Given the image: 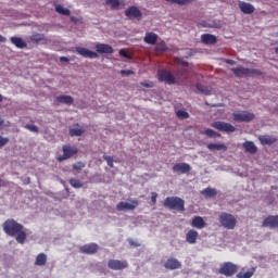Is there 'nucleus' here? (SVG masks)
I'll use <instances>...</instances> for the list:
<instances>
[{
  "mask_svg": "<svg viewBox=\"0 0 278 278\" xmlns=\"http://www.w3.org/2000/svg\"><path fill=\"white\" fill-rule=\"evenodd\" d=\"M3 231L7 236H11V238L15 237V240L18 244H25L27 240V232H25V227L23 224L17 223L14 219H7L3 225Z\"/></svg>",
  "mask_w": 278,
  "mask_h": 278,
  "instance_id": "f257e3e1",
  "label": "nucleus"
},
{
  "mask_svg": "<svg viewBox=\"0 0 278 278\" xmlns=\"http://www.w3.org/2000/svg\"><path fill=\"white\" fill-rule=\"evenodd\" d=\"M164 207H168V210H177L178 212H186V202L179 197H167L164 200Z\"/></svg>",
  "mask_w": 278,
  "mask_h": 278,
  "instance_id": "f03ea898",
  "label": "nucleus"
},
{
  "mask_svg": "<svg viewBox=\"0 0 278 278\" xmlns=\"http://www.w3.org/2000/svg\"><path fill=\"white\" fill-rule=\"evenodd\" d=\"M231 72L235 77H253V75H262V71L249 67H232Z\"/></svg>",
  "mask_w": 278,
  "mask_h": 278,
  "instance_id": "7ed1b4c3",
  "label": "nucleus"
},
{
  "mask_svg": "<svg viewBox=\"0 0 278 278\" xmlns=\"http://www.w3.org/2000/svg\"><path fill=\"white\" fill-rule=\"evenodd\" d=\"M219 223L222 227L225 229H236V225L238 220L232 214L229 213H220L219 215Z\"/></svg>",
  "mask_w": 278,
  "mask_h": 278,
  "instance_id": "20e7f679",
  "label": "nucleus"
},
{
  "mask_svg": "<svg viewBox=\"0 0 278 278\" xmlns=\"http://www.w3.org/2000/svg\"><path fill=\"white\" fill-rule=\"evenodd\" d=\"M232 116L236 123H251V121L255 119V114L247 111H236L233 112Z\"/></svg>",
  "mask_w": 278,
  "mask_h": 278,
  "instance_id": "39448f33",
  "label": "nucleus"
},
{
  "mask_svg": "<svg viewBox=\"0 0 278 278\" xmlns=\"http://www.w3.org/2000/svg\"><path fill=\"white\" fill-rule=\"evenodd\" d=\"M159 81H165L168 86H176V84H179L180 79H176L173 73L162 70L159 72Z\"/></svg>",
  "mask_w": 278,
  "mask_h": 278,
  "instance_id": "423d86ee",
  "label": "nucleus"
},
{
  "mask_svg": "<svg viewBox=\"0 0 278 278\" xmlns=\"http://www.w3.org/2000/svg\"><path fill=\"white\" fill-rule=\"evenodd\" d=\"M218 273L219 275H224L225 277H233V274L238 273V265L231 262H226L220 265Z\"/></svg>",
  "mask_w": 278,
  "mask_h": 278,
  "instance_id": "0eeeda50",
  "label": "nucleus"
},
{
  "mask_svg": "<svg viewBox=\"0 0 278 278\" xmlns=\"http://www.w3.org/2000/svg\"><path fill=\"white\" fill-rule=\"evenodd\" d=\"M79 150L76 147L68 144L63 146V155L58 156V162H65V160H71L74 155H77Z\"/></svg>",
  "mask_w": 278,
  "mask_h": 278,
  "instance_id": "6e6552de",
  "label": "nucleus"
},
{
  "mask_svg": "<svg viewBox=\"0 0 278 278\" xmlns=\"http://www.w3.org/2000/svg\"><path fill=\"white\" fill-rule=\"evenodd\" d=\"M211 127L217 129V131H225L226 134H233L236 131V127L226 122H213Z\"/></svg>",
  "mask_w": 278,
  "mask_h": 278,
  "instance_id": "1a4fd4ad",
  "label": "nucleus"
},
{
  "mask_svg": "<svg viewBox=\"0 0 278 278\" xmlns=\"http://www.w3.org/2000/svg\"><path fill=\"white\" fill-rule=\"evenodd\" d=\"M140 205V202L138 200H130V203L128 202H119L116 205V211L117 212H134L136 207Z\"/></svg>",
  "mask_w": 278,
  "mask_h": 278,
  "instance_id": "9d476101",
  "label": "nucleus"
},
{
  "mask_svg": "<svg viewBox=\"0 0 278 278\" xmlns=\"http://www.w3.org/2000/svg\"><path fill=\"white\" fill-rule=\"evenodd\" d=\"M108 268L110 270H125V268H129V263L127 261L111 258L108 262Z\"/></svg>",
  "mask_w": 278,
  "mask_h": 278,
  "instance_id": "9b49d317",
  "label": "nucleus"
},
{
  "mask_svg": "<svg viewBox=\"0 0 278 278\" xmlns=\"http://www.w3.org/2000/svg\"><path fill=\"white\" fill-rule=\"evenodd\" d=\"M75 51L76 53H78V55H81L83 58H88L89 60H97V58H99V54L97 52L89 50L88 48L76 47Z\"/></svg>",
  "mask_w": 278,
  "mask_h": 278,
  "instance_id": "f8f14e48",
  "label": "nucleus"
},
{
  "mask_svg": "<svg viewBox=\"0 0 278 278\" xmlns=\"http://www.w3.org/2000/svg\"><path fill=\"white\" fill-rule=\"evenodd\" d=\"M262 227H269V229H277L278 228V215L267 216L263 220Z\"/></svg>",
  "mask_w": 278,
  "mask_h": 278,
  "instance_id": "ddd939ff",
  "label": "nucleus"
},
{
  "mask_svg": "<svg viewBox=\"0 0 278 278\" xmlns=\"http://www.w3.org/2000/svg\"><path fill=\"white\" fill-rule=\"evenodd\" d=\"M80 253H84L85 255H94L99 251V244L97 243H88L83 247H80Z\"/></svg>",
  "mask_w": 278,
  "mask_h": 278,
  "instance_id": "4468645a",
  "label": "nucleus"
},
{
  "mask_svg": "<svg viewBox=\"0 0 278 278\" xmlns=\"http://www.w3.org/2000/svg\"><path fill=\"white\" fill-rule=\"evenodd\" d=\"M125 14L128 18H137V21L142 20V12L137 7H129Z\"/></svg>",
  "mask_w": 278,
  "mask_h": 278,
  "instance_id": "2eb2a0df",
  "label": "nucleus"
},
{
  "mask_svg": "<svg viewBox=\"0 0 278 278\" xmlns=\"http://www.w3.org/2000/svg\"><path fill=\"white\" fill-rule=\"evenodd\" d=\"M192 170V167H190V164L188 163H177L173 166L174 173H181V175H186Z\"/></svg>",
  "mask_w": 278,
  "mask_h": 278,
  "instance_id": "dca6fc26",
  "label": "nucleus"
},
{
  "mask_svg": "<svg viewBox=\"0 0 278 278\" xmlns=\"http://www.w3.org/2000/svg\"><path fill=\"white\" fill-rule=\"evenodd\" d=\"M164 268H166L167 270H177L181 268V262H179L177 258L169 257L164 263Z\"/></svg>",
  "mask_w": 278,
  "mask_h": 278,
  "instance_id": "f3484780",
  "label": "nucleus"
},
{
  "mask_svg": "<svg viewBox=\"0 0 278 278\" xmlns=\"http://www.w3.org/2000/svg\"><path fill=\"white\" fill-rule=\"evenodd\" d=\"M190 225H191V227H194L195 229H205V227H207V223H205V219H203V217H201V216H194L191 219Z\"/></svg>",
  "mask_w": 278,
  "mask_h": 278,
  "instance_id": "a211bd4d",
  "label": "nucleus"
},
{
  "mask_svg": "<svg viewBox=\"0 0 278 278\" xmlns=\"http://www.w3.org/2000/svg\"><path fill=\"white\" fill-rule=\"evenodd\" d=\"M54 103L62 105H73V103H75V99H73L71 96H58L54 99Z\"/></svg>",
  "mask_w": 278,
  "mask_h": 278,
  "instance_id": "6ab92c4d",
  "label": "nucleus"
},
{
  "mask_svg": "<svg viewBox=\"0 0 278 278\" xmlns=\"http://www.w3.org/2000/svg\"><path fill=\"white\" fill-rule=\"evenodd\" d=\"M239 10H241L243 14H253L255 7L249 2L239 1Z\"/></svg>",
  "mask_w": 278,
  "mask_h": 278,
  "instance_id": "aec40b11",
  "label": "nucleus"
},
{
  "mask_svg": "<svg viewBox=\"0 0 278 278\" xmlns=\"http://www.w3.org/2000/svg\"><path fill=\"white\" fill-rule=\"evenodd\" d=\"M29 40L30 42H33V45H40V42L45 45L47 42V37L45 36V34L34 33L29 37Z\"/></svg>",
  "mask_w": 278,
  "mask_h": 278,
  "instance_id": "412c9836",
  "label": "nucleus"
},
{
  "mask_svg": "<svg viewBox=\"0 0 278 278\" xmlns=\"http://www.w3.org/2000/svg\"><path fill=\"white\" fill-rule=\"evenodd\" d=\"M197 240H199V231L190 229L186 233V242H188V244H197Z\"/></svg>",
  "mask_w": 278,
  "mask_h": 278,
  "instance_id": "4be33fe9",
  "label": "nucleus"
},
{
  "mask_svg": "<svg viewBox=\"0 0 278 278\" xmlns=\"http://www.w3.org/2000/svg\"><path fill=\"white\" fill-rule=\"evenodd\" d=\"M96 50L98 53H106V54L114 53V48L108 43L96 45Z\"/></svg>",
  "mask_w": 278,
  "mask_h": 278,
  "instance_id": "5701e85b",
  "label": "nucleus"
},
{
  "mask_svg": "<svg viewBox=\"0 0 278 278\" xmlns=\"http://www.w3.org/2000/svg\"><path fill=\"white\" fill-rule=\"evenodd\" d=\"M175 79H180L179 83H176V86H181L185 81H188V71L187 70H178L175 73Z\"/></svg>",
  "mask_w": 278,
  "mask_h": 278,
  "instance_id": "b1692460",
  "label": "nucleus"
},
{
  "mask_svg": "<svg viewBox=\"0 0 278 278\" xmlns=\"http://www.w3.org/2000/svg\"><path fill=\"white\" fill-rule=\"evenodd\" d=\"M201 40H202L203 45H216V42H218V38L212 34L201 35Z\"/></svg>",
  "mask_w": 278,
  "mask_h": 278,
  "instance_id": "393cba45",
  "label": "nucleus"
},
{
  "mask_svg": "<svg viewBox=\"0 0 278 278\" xmlns=\"http://www.w3.org/2000/svg\"><path fill=\"white\" fill-rule=\"evenodd\" d=\"M157 34L150 31L146 33V36L143 38L146 45H157Z\"/></svg>",
  "mask_w": 278,
  "mask_h": 278,
  "instance_id": "a878e982",
  "label": "nucleus"
},
{
  "mask_svg": "<svg viewBox=\"0 0 278 278\" xmlns=\"http://www.w3.org/2000/svg\"><path fill=\"white\" fill-rule=\"evenodd\" d=\"M243 149L245 150V153H251V155L257 153V146H255L253 141H245L243 143Z\"/></svg>",
  "mask_w": 278,
  "mask_h": 278,
  "instance_id": "bb28decb",
  "label": "nucleus"
},
{
  "mask_svg": "<svg viewBox=\"0 0 278 278\" xmlns=\"http://www.w3.org/2000/svg\"><path fill=\"white\" fill-rule=\"evenodd\" d=\"M12 45H14L17 49H27V42L23 40L21 37H11L10 38Z\"/></svg>",
  "mask_w": 278,
  "mask_h": 278,
  "instance_id": "cd10ccee",
  "label": "nucleus"
},
{
  "mask_svg": "<svg viewBox=\"0 0 278 278\" xmlns=\"http://www.w3.org/2000/svg\"><path fill=\"white\" fill-rule=\"evenodd\" d=\"M208 151H227V146L225 143H208Z\"/></svg>",
  "mask_w": 278,
  "mask_h": 278,
  "instance_id": "c85d7f7f",
  "label": "nucleus"
},
{
  "mask_svg": "<svg viewBox=\"0 0 278 278\" xmlns=\"http://www.w3.org/2000/svg\"><path fill=\"white\" fill-rule=\"evenodd\" d=\"M86 132V129L79 127V124H76L74 128H70V136H83Z\"/></svg>",
  "mask_w": 278,
  "mask_h": 278,
  "instance_id": "c756f323",
  "label": "nucleus"
},
{
  "mask_svg": "<svg viewBox=\"0 0 278 278\" xmlns=\"http://www.w3.org/2000/svg\"><path fill=\"white\" fill-rule=\"evenodd\" d=\"M201 194L206 197V199H213V197H216V194H218V191H216V189L214 188H205L201 191Z\"/></svg>",
  "mask_w": 278,
  "mask_h": 278,
  "instance_id": "7c9ffc66",
  "label": "nucleus"
},
{
  "mask_svg": "<svg viewBox=\"0 0 278 278\" xmlns=\"http://www.w3.org/2000/svg\"><path fill=\"white\" fill-rule=\"evenodd\" d=\"M47 265V254L39 253L35 261V266H46Z\"/></svg>",
  "mask_w": 278,
  "mask_h": 278,
  "instance_id": "2f4dec72",
  "label": "nucleus"
},
{
  "mask_svg": "<svg viewBox=\"0 0 278 278\" xmlns=\"http://www.w3.org/2000/svg\"><path fill=\"white\" fill-rule=\"evenodd\" d=\"M255 270H257V268L252 267L251 269H249L245 273L240 271L237 274V278H251V277H253V275H255Z\"/></svg>",
  "mask_w": 278,
  "mask_h": 278,
  "instance_id": "473e14b6",
  "label": "nucleus"
},
{
  "mask_svg": "<svg viewBox=\"0 0 278 278\" xmlns=\"http://www.w3.org/2000/svg\"><path fill=\"white\" fill-rule=\"evenodd\" d=\"M261 144H275L277 142V139L270 137V136H262L260 137Z\"/></svg>",
  "mask_w": 278,
  "mask_h": 278,
  "instance_id": "72a5a7b5",
  "label": "nucleus"
},
{
  "mask_svg": "<svg viewBox=\"0 0 278 278\" xmlns=\"http://www.w3.org/2000/svg\"><path fill=\"white\" fill-rule=\"evenodd\" d=\"M55 12H58V14H62V16H71V10L65 9L62 4H58L55 7Z\"/></svg>",
  "mask_w": 278,
  "mask_h": 278,
  "instance_id": "f704fd0d",
  "label": "nucleus"
},
{
  "mask_svg": "<svg viewBox=\"0 0 278 278\" xmlns=\"http://www.w3.org/2000/svg\"><path fill=\"white\" fill-rule=\"evenodd\" d=\"M105 3L111 7V10H118V8H121L119 0H106Z\"/></svg>",
  "mask_w": 278,
  "mask_h": 278,
  "instance_id": "c9c22d12",
  "label": "nucleus"
},
{
  "mask_svg": "<svg viewBox=\"0 0 278 278\" xmlns=\"http://www.w3.org/2000/svg\"><path fill=\"white\" fill-rule=\"evenodd\" d=\"M68 184L72 186V188H84V182L76 178L70 179Z\"/></svg>",
  "mask_w": 278,
  "mask_h": 278,
  "instance_id": "e433bc0d",
  "label": "nucleus"
},
{
  "mask_svg": "<svg viewBox=\"0 0 278 278\" xmlns=\"http://www.w3.org/2000/svg\"><path fill=\"white\" fill-rule=\"evenodd\" d=\"M154 50H155V51L164 52V51H168V47H166V42L161 41V42H157V43L155 45Z\"/></svg>",
  "mask_w": 278,
  "mask_h": 278,
  "instance_id": "4c0bfd02",
  "label": "nucleus"
},
{
  "mask_svg": "<svg viewBox=\"0 0 278 278\" xmlns=\"http://www.w3.org/2000/svg\"><path fill=\"white\" fill-rule=\"evenodd\" d=\"M205 136H207V138H220V134L219 132H216L215 130H212L210 128H207L205 131H204Z\"/></svg>",
  "mask_w": 278,
  "mask_h": 278,
  "instance_id": "58836bf2",
  "label": "nucleus"
},
{
  "mask_svg": "<svg viewBox=\"0 0 278 278\" xmlns=\"http://www.w3.org/2000/svg\"><path fill=\"white\" fill-rule=\"evenodd\" d=\"M195 88L197 90H199V92H202L203 94H210V88H207L205 85L197 84Z\"/></svg>",
  "mask_w": 278,
  "mask_h": 278,
  "instance_id": "ea45409f",
  "label": "nucleus"
},
{
  "mask_svg": "<svg viewBox=\"0 0 278 278\" xmlns=\"http://www.w3.org/2000/svg\"><path fill=\"white\" fill-rule=\"evenodd\" d=\"M167 3H177V5H188L192 0H165Z\"/></svg>",
  "mask_w": 278,
  "mask_h": 278,
  "instance_id": "a19ab883",
  "label": "nucleus"
},
{
  "mask_svg": "<svg viewBox=\"0 0 278 278\" xmlns=\"http://www.w3.org/2000/svg\"><path fill=\"white\" fill-rule=\"evenodd\" d=\"M25 129H28V131H33V134H38L40 131L38 126L31 124L25 125Z\"/></svg>",
  "mask_w": 278,
  "mask_h": 278,
  "instance_id": "79ce46f5",
  "label": "nucleus"
},
{
  "mask_svg": "<svg viewBox=\"0 0 278 278\" xmlns=\"http://www.w3.org/2000/svg\"><path fill=\"white\" fill-rule=\"evenodd\" d=\"M177 116H178V118H181V119L190 118V114L182 110H179L177 112Z\"/></svg>",
  "mask_w": 278,
  "mask_h": 278,
  "instance_id": "37998d69",
  "label": "nucleus"
},
{
  "mask_svg": "<svg viewBox=\"0 0 278 278\" xmlns=\"http://www.w3.org/2000/svg\"><path fill=\"white\" fill-rule=\"evenodd\" d=\"M103 160L106 161L110 168H114V159L112 156L103 155Z\"/></svg>",
  "mask_w": 278,
  "mask_h": 278,
  "instance_id": "c03bdc74",
  "label": "nucleus"
},
{
  "mask_svg": "<svg viewBox=\"0 0 278 278\" xmlns=\"http://www.w3.org/2000/svg\"><path fill=\"white\" fill-rule=\"evenodd\" d=\"M83 168H86V164L83 162L73 164V170H83Z\"/></svg>",
  "mask_w": 278,
  "mask_h": 278,
  "instance_id": "a18cd8bd",
  "label": "nucleus"
},
{
  "mask_svg": "<svg viewBox=\"0 0 278 278\" xmlns=\"http://www.w3.org/2000/svg\"><path fill=\"white\" fill-rule=\"evenodd\" d=\"M119 55H122V58H126V60H131V54L125 49L119 50Z\"/></svg>",
  "mask_w": 278,
  "mask_h": 278,
  "instance_id": "49530a36",
  "label": "nucleus"
},
{
  "mask_svg": "<svg viewBox=\"0 0 278 278\" xmlns=\"http://www.w3.org/2000/svg\"><path fill=\"white\" fill-rule=\"evenodd\" d=\"M10 142V138L0 136V149Z\"/></svg>",
  "mask_w": 278,
  "mask_h": 278,
  "instance_id": "de8ad7c7",
  "label": "nucleus"
},
{
  "mask_svg": "<svg viewBox=\"0 0 278 278\" xmlns=\"http://www.w3.org/2000/svg\"><path fill=\"white\" fill-rule=\"evenodd\" d=\"M119 73H121V75L126 76V77H129V75L135 74L134 71H131V70H122Z\"/></svg>",
  "mask_w": 278,
  "mask_h": 278,
  "instance_id": "09e8293b",
  "label": "nucleus"
},
{
  "mask_svg": "<svg viewBox=\"0 0 278 278\" xmlns=\"http://www.w3.org/2000/svg\"><path fill=\"white\" fill-rule=\"evenodd\" d=\"M140 85L143 87V88H153V86H155V84H153V81H143V83H140Z\"/></svg>",
  "mask_w": 278,
  "mask_h": 278,
  "instance_id": "8fccbe9b",
  "label": "nucleus"
},
{
  "mask_svg": "<svg viewBox=\"0 0 278 278\" xmlns=\"http://www.w3.org/2000/svg\"><path fill=\"white\" fill-rule=\"evenodd\" d=\"M128 243L130 244V247H134V248L141 247L140 242H138L134 239H128Z\"/></svg>",
  "mask_w": 278,
  "mask_h": 278,
  "instance_id": "3c124183",
  "label": "nucleus"
},
{
  "mask_svg": "<svg viewBox=\"0 0 278 278\" xmlns=\"http://www.w3.org/2000/svg\"><path fill=\"white\" fill-rule=\"evenodd\" d=\"M151 202L153 203V205H155V203H157V192L151 193Z\"/></svg>",
  "mask_w": 278,
  "mask_h": 278,
  "instance_id": "603ef678",
  "label": "nucleus"
},
{
  "mask_svg": "<svg viewBox=\"0 0 278 278\" xmlns=\"http://www.w3.org/2000/svg\"><path fill=\"white\" fill-rule=\"evenodd\" d=\"M8 186H10V181L8 180H2L0 178V188H8Z\"/></svg>",
  "mask_w": 278,
  "mask_h": 278,
  "instance_id": "864d4df0",
  "label": "nucleus"
},
{
  "mask_svg": "<svg viewBox=\"0 0 278 278\" xmlns=\"http://www.w3.org/2000/svg\"><path fill=\"white\" fill-rule=\"evenodd\" d=\"M226 64H229L230 66H236V61L231 60V59H226L225 60Z\"/></svg>",
  "mask_w": 278,
  "mask_h": 278,
  "instance_id": "5fc2aeb1",
  "label": "nucleus"
},
{
  "mask_svg": "<svg viewBox=\"0 0 278 278\" xmlns=\"http://www.w3.org/2000/svg\"><path fill=\"white\" fill-rule=\"evenodd\" d=\"M60 62H71V60L67 56H61Z\"/></svg>",
  "mask_w": 278,
  "mask_h": 278,
  "instance_id": "6e6d98bb",
  "label": "nucleus"
},
{
  "mask_svg": "<svg viewBox=\"0 0 278 278\" xmlns=\"http://www.w3.org/2000/svg\"><path fill=\"white\" fill-rule=\"evenodd\" d=\"M7 41H8V39L0 35V42H7Z\"/></svg>",
  "mask_w": 278,
  "mask_h": 278,
  "instance_id": "4d7b16f0",
  "label": "nucleus"
},
{
  "mask_svg": "<svg viewBox=\"0 0 278 278\" xmlns=\"http://www.w3.org/2000/svg\"><path fill=\"white\" fill-rule=\"evenodd\" d=\"M77 21H78L77 17H75V16H72V17H71V22H72V23H77Z\"/></svg>",
  "mask_w": 278,
  "mask_h": 278,
  "instance_id": "13d9d810",
  "label": "nucleus"
},
{
  "mask_svg": "<svg viewBox=\"0 0 278 278\" xmlns=\"http://www.w3.org/2000/svg\"><path fill=\"white\" fill-rule=\"evenodd\" d=\"M3 102V96L0 93V103Z\"/></svg>",
  "mask_w": 278,
  "mask_h": 278,
  "instance_id": "bf43d9fd",
  "label": "nucleus"
},
{
  "mask_svg": "<svg viewBox=\"0 0 278 278\" xmlns=\"http://www.w3.org/2000/svg\"><path fill=\"white\" fill-rule=\"evenodd\" d=\"M4 121L0 118V127L3 125Z\"/></svg>",
  "mask_w": 278,
  "mask_h": 278,
  "instance_id": "052dcab7",
  "label": "nucleus"
},
{
  "mask_svg": "<svg viewBox=\"0 0 278 278\" xmlns=\"http://www.w3.org/2000/svg\"><path fill=\"white\" fill-rule=\"evenodd\" d=\"M182 65L184 66H188V62H182Z\"/></svg>",
  "mask_w": 278,
  "mask_h": 278,
  "instance_id": "680f3d73",
  "label": "nucleus"
},
{
  "mask_svg": "<svg viewBox=\"0 0 278 278\" xmlns=\"http://www.w3.org/2000/svg\"><path fill=\"white\" fill-rule=\"evenodd\" d=\"M275 53H277V54H278V47L275 49Z\"/></svg>",
  "mask_w": 278,
  "mask_h": 278,
  "instance_id": "e2e57ef3",
  "label": "nucleus"
}]
</instances>
